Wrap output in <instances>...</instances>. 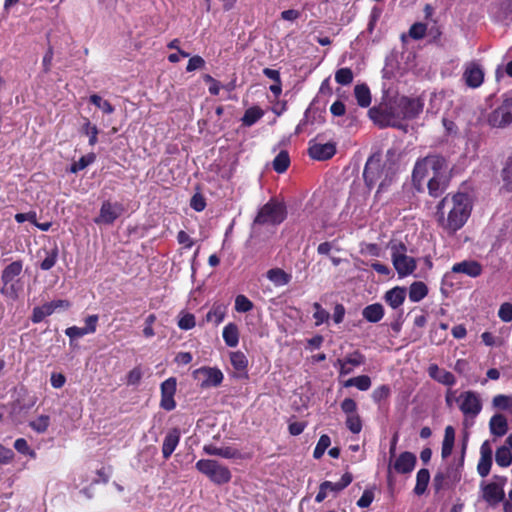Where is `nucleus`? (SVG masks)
I'll list each match as a JSON object with an SVG mask.
<instances>
[{"label": "nucleus", "mask_w": 512, "mask_h": 512, "mask_svg": "<svg viewBox=\"0 0 512 512\" xmlns=\"http://www.w3.org/2000/svg\"><path fill=\"white\" fill-rule=\"evenodd\" d=\"M422 109L423 103L418 98L397 96L372 107L368 115L381 128H403L402 122L417 117Z\"/></svg>", "instance_id": "f257e3e1"}, {"label": "nucleus", "mask_w": 512, "mask_h": 512, "mask_svg": "<svg viewBox=\"0 0 512 512\" xmlns=\"http://www.w3.org/2000/svg\"><path fill=\"white\" fill-rule=\"evenodd\" d=\"M472 205L466 193L445 196L437 206L439 225L449 235L461 229L468 220Z\"/></svg>", "instance_id": "f03ea898"}, {"label": "nucleus", "mask_w": 512, "mask_h": 512, "mask_svg": "<svg viewBox=\"0 0 512 512\" xmlns=\"http://www.w3.org/2000/svg\"><path fill=\"white\" fill-rule=\"evenodd\" d=\"M447 161L440 155H428L415 163L412 182L417 191H423L425 180L446 168Z\"/></svg>", "instance_id": "7ed1b4c3"}, {"label": "nucleus", "mask_w": 512, "mask_h": 512, "mask_svg": "<svg viewBox=\"0 0 512 512\" xmlns=\"http://www.w3.org/2000/svg\"><path fill=\"white\" fill-rule=\"evenodd\" d=\"M23 262L21 260L14 261L7 265L1 273L2 288L0 293L5 297L16 300L22 290L17 277L22 273Z\"/></svg>", "instance_id": "20e7f679"}, {"label": "nucleus", "mask_w": 512, "mask_h": 512, "mask_svg": "<svg viewBox=\"0 0 512 512\" xmlns=\"http://www.w3.org/2000/svg\"><path fill=\"white\" fill-rule=\"evenodd\" d=\"M196 469L204 474L211 482L223 485L230 482L232 474L228 467L221 465L216 460L201 459L196 462Z\"/></svg>", "instance_id": "39448f33"}, {"label": "nucleus", "mask_w": 512, "mask_h": 512, "mask_svg": "<svg viewBox=\"0 0 512 512\" xmlns=\"http://www.w3.org/2000/svg\"><path fill=\"white\" fill-rule=\"evenodd\" d=\"M287 216L286 207L283 203L274 199L267 202L258 212L254 224L279 225Z\"/></svg>", "instance_id": "423d86ee"}, {"label": "nucleus", "mask_w": 512, "mask_h": 512, "mask_svg": "<svg viewBox=\"0 0 512 512\" xmlns=\"http://www.w3.org/2000/svg\"><path fill=\"white\" fill-rule=\"evenodd\" d=\"M391 257L395 270L400 277L410 275L416 269L414 258L406 255V246L401 243H391Z\"/></svg>", "instance_id": "0eeeda50"}, {"label": "nucleus", "mask_w": 512, "mask_h": 512, "mask_svg": "<svg viewBox=\"0 0 512 512\" xmlns=\"http://www.w3.org/2000/svg\"><path fill=\"white\" fill-rule=\"evenodd\" d=\"M193 377L200 381V387L202 389L218 387L224 379V375L220 369L207 366L196 369L193 372Z\"/></svg>", "instance_id": "6e6552de"}, {"label": "nucleus", "mask_w": 512, "mask_h": 512, "mask_svg": "<svg viewBox=\"0 0 512 512\" xmlns=\"http://www.w3.org/2000/svg\"><path fill=\"white\" fill-rule=\"evenodd\" d=\"M123 213L124 207L121 203L106 200L102 203L94 222L97 225H112Z\"/></svg>", "instance_id": "1a4fd4ad"}, {"label": "nucleus", "mask_w": 512, "mask_h": 512, "mask_svg": "<svg viewBox=\"0 0 512 512\" xmlns=\"http://www.w3.org/2000/svg\"><path fill=\"white\" fill-rule=\"evenodd\" d=\"M384 166L385 162L382 163L380 155L369 157L363 172L365 183L369 188H372L377 181H381L385 174Z\"/></svg>", "instance_id": "9d476101"}, {"label": "nucleus", "mask_w": 512, "mask_h": 512, "mask_svg": "<svg viewBox=\"0 0 512 512\" xmlns=\"http://www.w3.org/2000/svg\"><path fill=\"white\" fill-rule=\"evenodd\" d=\"M459 409L465 416L476 417L482 409L479 395L474 391L462 392L457 398Z\"/></svg>", "instance_id": "9b49d317"}, {"label": "nucleus", "mask_w": 512, "mask_h": 512, "mask_svg": "<svg viewBox=\"0 0 512 512\" xmlns=\"http://www.w3.org/2000/svg\"><path fill=\"white\" fill-rule=\"evenodd\" d=\"M417 458L412 452H402L392 462L390 459L388 466V473L391 474L395 471L398 474H409L411 473L416 465Z\"/></svg>", "instance_id": "f8f14e48"}, {"label": "nucleus", "mask_w": 512, "mask_h": 512, "mask_svg": "<svg viewBox=\"0 0 512 512\" xmlns=\"http://www.w3.org/2000/svg\"><path fill=\"white\" fill-rule=\"evenodd\" d=\"M488 124L494 128H503L512 123V116L505 99L502 104L488 115Z\"/></svg>", "instance_id": "ddd939ff"}, {"label": "nucleus", "mask_w": 512, "mask_h": 512, "mask_svg": "<svg viewBox=\"0 0 512 512\" xmlns=\"http://www.w3.org/2000/svg\"><path fill=\"white\" fill-rule=\"evenodd\" d=\"M449 181L448 164L445 170L437 172L435 176H431L427 182L428 192L433 197L440 196L446 189Z\"/></svg>", "instance_id": "4468645a"}, {"label": "nucleus", "mask_w": 512, "mask_h": 512, "mask_svg": "<svg viewBox=\"0 0 512 512\" xmlns=\"http://www.w3.org/2000/svg\"><path fill=\"white\" fill-rule=\"evenodd\" d=\"M365 357L359 351L347 355L344 359H338L334 364L339 368L340 375H348L353 371V366H360L364 364Z\"/></svg>", "instance_id": "2eb2a0df"}, {"label": "nucleus", "mask_w": 512, "mask_h": 512, "mask_svg": "<svg viewBox=\"0 0 512 512\" xmlns=\"http://www.w3.org/2000/svg\"><path fill=\"white\" fill-rule=\"evenodd\" d=\"M465 83L471 88L479 87L484 80V72L478 64H469L463 74Z\"/></svg>", "instance_id": "dca6fc26"}, {"label": "nucleus", "mask_w": 512, "mask_h": 512, "mask_svg": "<svg viewBox=\"0 0 512 512\" xmlns=\"http://www.w3.org/2000/svg\"><path fill=\"white\" fill-rule=\"evenodd\" d=\"M335 153L336 147L333 143H315L309 147L310 157L320 161L330 159Z\"/></svg>", "instance_id": "f3484780"}, {"label": "nucleus", "mask_w": 512, "mask_h": 512, "mask_svg": "<svg viewBox=\"0 0 512 512\" xmlns=\"http://www.w3.org/2000/svg\"><path fill=\"white\" fill-rule=\"evenodd\" d=\"M453 273H463L469 277H478L482 273V266L479 262L474 260H465L455 263L452 266Z\"/></svg>", "instance_id": "a211bd4d"}, {"label": "nucleus", "mask_w": 512, "mask_h": 512, "mask_svg": "<svg viewBox=\"0 0 512 512\" xmlns=\"http://www.w3.org/2000/svg\"><path fill=\"white\" fill-rule=\"evenodd\" d=\"M504 498V490L497 483H489L483 487V499L490 505H496L503 502Z\"/></svg>", "instance_id": "6ab92c4d"}, {"label": "nucleus", "mask_w": 512, "mask_h": 512, "mask_svg": "<svg viewBox=\"0 0 512 512\" xmlns=\"http://www.w3.org/2000/svg\"><path fill=\"white\" fill-rule=\"evenodd\" d=\"M428 374L435 381L447 386H453L456 383V378L451 372L439 368L436 364L429 366Z\"/></svg>", "instance_id": "aec40b11"}, {"label": "nucleus", "mask_w": 512, "mask_h": 512, "mask_svg": "<svg viewBox=\"0 0 512 512\" xmlns=\"http://www.w3.org/2000/svg\"><path fill=\"white\" fill-rule=\"evenodd\" d=\"M324 122V118L321 115L320 112H318L316 109H312L311 107L307 108L303 119L299 122V124L296 127V133H301L306 131L307 127L309 125L314 124H322Z\"/></svg>", "instance_id": "412c9836"}, {"label": "nucleus", "mask_w": 512, "mask_h": 512, "mask_svg": "<svg viewBox=\"0 0 512 512\" xmlns=\"http://www.w3.org/2000/svg\"><path fill=\"white\" fill-rule=\"evenodd\" d=\"M180 441V432L178 429L170 430L164 438L162 445V454L164 459H168L175 451Z\"/></svg>", "instance_id": "4be33fe9"}, {"label": "nucleus", "mask_w": 512, "mask_h": 512, "mask_svg": "<svg viewBox=\"0 0 512 512\" xmlns=\"http://www.w3.org/2000/svg\"><path fill=\"white\" fill-rule=\"evenodd\" d=\"M508 421L502 414H495L490 418L489 430L496 437H502L508 432Z\"/></svg>", "instance_id": "5701e85b"}, {"label": "nucleus", "mask_w": 512, "mask_h": 512, "mask_svg": "<svg viewBox=\"0 0 512 512\" xmlns=\"http://www.w3.org/2000/svg\"><path fill=\"white\" fill-rule=\"evenodd\" d=\"M384 171L385 174L383 175V178L379 183L376 196L379 195L381 192L386 191L388 187L395 181L396 178L397 168L393 162L385 161Z\"/></svg>", "instance_id": "b1692460"}, {"label": "nucleus", "mask_w": 512, "mask_h": 512, "mask_svg": "<svg viewBox=\"0 0 512 512\" xmlns=\"http://www.w3.org/2000/svg\"><path fill=\"white\" fill-rule=\"evenodd\" d=\"M203 451L207 455L220 456L225 459H233L240 456L239 451L230 446L217 447L215 445L209 444L203 447Z\"/></svg>", "instance_id": "393cba45"}, {"label": "nucleus", "mask_w": 512, "mask_h": 512, "mask_svg": "<svg viewBox=\"0 0 512 512\" xmlns=\"http://www.w3.org/2000/svg\"><path fill=\"white\" fill-rule=\"evenodd\" d=\"M405 294V289L395 287L386 292L385 300L393 309H396L403 304L405 300Z\"/></svg>", "instance_id": "a878e982"}, {"label": "nucleus", "mask_w": 512, "mask_h": 512, "mask_svg": "<svg viewBox=\"0 0 512 512\" xmlns=\"http://www.w3.org/2000/svg\"><path fill=\"white\" fill-rule=\"evenodd\" d=\"M224 342L229 347H236L239 343V330L235 323H228L222 333Z\"/></svg>", "instance_id": "bb28decb"}, {"label": "nucleus", "mask_w": 512, "mask_h": 512, "mask_svg": "<svg viewBox=\"0 0 512 512\" xmlns=\"http://www.w3.org/2000/svg\"><path fill=\"white\" fill-rule=\"evenodd\" d=\"M495 461L499 467L507 468L512 464V450L505 444L496 449Z\"/></svg>", "instance_id": "cd10ccee"}, {"label": "nucleus", "mask_w": 512, "mask_h": 512, "mask_svg": "<svg viewBox=\"0 0 512 512\" xmlns=\"http://www.w3.org/2000/svg\"><path fill=\"white\" fill-rule=\"evenodd\" d=\"M266 276L276 286L287 285L291 280V275L280 268L268 270Z\"/></svg>", "instance_id": "c85d7f7f"}, {"label": "nucleus", "mask_w": 512, "mask_h": 512, "mask_svg": "<svg viewBox=\"0 0 512 512\" xmlns=\"http://www.w3.org/2000/svg\"><path fill=\"white\" fill-rule=\"evenodd\" d=\"M362 315L367 321L376 323L383 318V306L378 303L368 305L363 309Z\"/></svg>", "instance_id": "c756f323"}, {"label": "nucleus", "mask_w": 512, "mask_h": 512, "mask_svg": "<svg viewBox=\"0 0 512 512\" xmlns=\"http://www.w3.org/2000/svg\"><path fill=\"white\" fill-rule=\"evenodd\" d=\"M455 441V430L452 426L445 428L444 439L442 442L441 455L442 458H447L451 455Z\"/></svg>", "instance_id": "7c9ffc66"}, {"label": "nucleus", "mask_w": 512, "mask_h": 512, "mask_svg": "<svg viewBox=\"0 0 512 512\" xmlns=\"http://www.w3.org/2000/svg\"><path fill=\"white\" fill-rule=\"evenodd\" d=\"M430 481V473L428 469H420L416 475V485L414 487V493L418 496L425 493L427 486Z\"/></svg>", "instance_id": "2f4dec72"}, {"label": "nucleus", "mask_w": 512, "mask_h": 512, "mask_svg": "<svg viewBox=\"0 0 512 512\" xmlns=\"http://www.w3.org/2000/svg\"><path fill=\"white\" fill-rule=\"evenodd\" d=\"M354 94L357 100V103L361 107H368L371 103V94L367 85L360 84L356 85L354 88Z\"/></svg>", "instance_id": "473e14b6"}, {"label": "nucleus", "mask_w": 512, "mask_h": 512, "mask_svg": "<svg viewBox=\"0 0 512 512\" xmlns=\"http://www.w3.org/2000/svg\"><path fill=\"white\" fill-rule=\"evenodd\" d=\"M427 293V286L423 282H414L409 288V299L412 302H419Z\"/></svg>", "instance_id": "72a5a7b5"}, {"label": "nucleus", "mask_w": 512, "mask_h": 512, "mask_svg": "<svg viewBox=\"0 0 512 512\" xmlns=\"http://www.w3.org/2000/svg\"><path fill=\"white\" fill-rule=\"evenodd\" d=\"M227 307L224 304L215 303L213 304L210 311L207 313L206 318L208 321H213L215 324L221 323L226 315Z\"/></svg>", "instance_id": "f704fd0d"}, {"label": "nucleus", "mask_w": 512, "mask_h": 512, "mask_svg": "<svg viewBox=\"0 0 512 512\" xmlns=\"http://www.w3.org/2000/svg\"><path fill=\"white\" fill-rule=\"evenodd\" d=\"M352 480H353L352 475L347 472V473L343 474L340 481H338L336 483H333L330 481H324L323 484H324V487L327 488L328 491L339 492V491L343 490L344 488H346L352 482Z\"/></svg>", "instance_id": "c9c22d12"}, {"label": "nucleus", "mask_w": 512, "mask_h": 512, "mask_svg": "<svg viewBox=\"0 0 512 512\" xmlns=\"http://www.w3.org/2000/svg\"><path fill=\"white\" fill-rule=\"evenodd\" d=\"M345 387L355 386L361 391H367L371 387V379L367 375L350 378L344 382Z\"/></svg>", "instance_id": "e433bc0d"}, {"label": "nucleus", "mask_w": 512, "mask_h": 512, "mask_svg": "<svg viewBox=\"0 0 512 512\" xmlns=\"http://www.w3.org/2000/svg\"><path fill=\"white\" fill-rule=\"evenodd\" d=\"M230 362L233 368L239 372L246 371L248 367V359L245 354L241 351H235L230 353Z\"/></svg>", "instance_id": "4c0bfd02"}, {"label": "nucleus", "mask_w": 512, "mask_h": 512, "mask_svg": "<svg viewBox=\"0 0 512 512\" xmlns=\"http://www.w3.org/2000/svg\"><path fill=\"white\" fill-rule=\"evenodd\" d=\"M290 164V158L286 151H280L273 160V169L278 173H283L287 170Z\"/></svg>", "instance_id": "58836bf2"}, {"label": "nucleus", "mask_w": 512, "mask_h": 512, "mask_svg": "<svg viewBox=\"0 0 512 512\" xmlns=\"http://www.w3.org/2000/svg\"><path fill=\"white\" fill-rule=\"evenodd\" d=\"M263 114V111L259 107H251L247 109L242 117L243 125L252 126L263 116Z\"/></svg>", "instance_id": "ea45409f"}, {"label": "nucleus", "mask_w": 512, "mask_h": 512, "mask_svg": "<svg viewBox=\"0 0 512 512\" xmlns=\"http://www.w3.org/2000/svg\"><path fill=\"white\" fill-rule=\"evenodd\" d=\"M50 425V417L48 415H40L29 422V426L37 433H44Z\"/></svg>", "instance_id": "a19ab883"}, {"label": "nucleus", "mask_w": 512, "mask_h": 512, "mask_svg": "<svg viewBox=\"0 0 512 512\" xmlns=\"http://www.w3.org/2000/svg\"><path fill=\"white\" fill-rule=\"evenodd\" d=\"M503 187L512 192V155L507 159L502 169Z\"/></svg>", "instance_id": "79ce46f5"}, {"label": "nucleus", "mask_w": 512, "mask_h": 512, "mask_svg": "<svg viewBox=\"0 0 512 512\" xmlns=\"http://www.w3.org/2000/svg\"><path fill=\"white\" fill-rule=\"evenodd\" d=\"M335 81L340 85H349L353 81V72L350 68H340L335 73Z\"/></svg>", "instance_id": "37998d69"}, {"label": "nucleus", "mask_w": 512, "mask_h": 512, "mask_svg": "<svg viewBox=\"0 0 512 512\" xmlns=\"http://www.w3.org/2000/svg\"><path fill=\"white\" fill-rule=\"evenodd\" d=\"M330 444H331L330 437L326 434L321 435V437L319 438L318 443L314 449L313 457L315 459H320L324 455L326 449L330 446Z\"/></svg>", "instance_id": "c03bdc74"}, {"label": "nucleus", "mask_w": 512, "mask_h": 512, "mask_svg": "<svg viewBox=\"0 0 512 512\" xmlns=\"http://www.w3.org/2000/svg\"><path fill=\"white\" fill-rule=\"evenodd\" d=\"M95 158V154L93 153L82 156L77 162L71 165L70 171L72 173H77L85 169L88 165L92 164L95 161Z\"/></svg>", "instance_id": "a18cd8bd"}, {"label": "nucleus", "mask_w": 512, "mask_h": 512, "mask_svg": "<svg viewBox=\"0 0 512 512\" xmlns=\"http://www.w3.org/2000/svg\"><path fill=\"white\" fill-rule=\"evenodd\" d=\"M90 102L106 114H112L114 112V107L111 105V103L102 99V97L97 94L90 96Z\"/></svg>", "instance_id": "49530a36"}, {"label": "nucleus", "mask_w": 512, "mask_h": 512, "mask_svg": "<svg viewBox=\"0 0 512 512\" xmlns=\"http://www.w3.org/2000/svg\"><path fill=\"white\" fill-rule=\"evenodd\" d=\"M82 132L89 137V144L94 146L98 141V128L95 125H92L88 119L85 120V123L82 126Z\"/></svg>", "instance_id": "de8ad7c7"}, {"label": "nucleus", "mask_w": 512, "mask_h": 512, "mask_svg": "<svg viewBox=\"0 0 512 512\" xmlns=\"http://www.w3.org/2000/svg\"><path fill=\"white\" fill-rule=\"evenodd\" d=\"M346 426L353 434H359L362 430V420L359 414H353L346 417Z\"/></svg>", "instance_id": "09e8293b"}, {"label": "nucleus", "mask_w": 512, "mask_h": 512, "mask_svg": "<svg viewBox=\"0 0 512 512\" xmlns=\"http://www.w3.org/2000/svg\"><path fill=\"white\" fill-rule=\"evenodd\" d=\"M313 308L315 310L314 314H313V318L315 319V324L317 326L328 321V319L330 317L328 311H326L324 308H322V306L318 302H315L313 304Z\"/></svg>", "instance_id": "8fccbe9b"}, {"label": "nucleus", "mask_w": 512, "mask_h": 512, "mask_svg": "<svg viewBox=\"0 0 512 512\" xmlns=\"http://www.w3.org/2000/svg\"><path fill=\"white\" fill-rule=\"evenodd\" d=\"M493 406L501 410H509L512 407V396L496 395L492 400Z\"/></svg>", "instance_id": "3c124183"}, {"label": "nucleus", "mask_w": 512, "mask_h": 512, "mask_svg": "<svg viewBox=\"0 0 512 512\" xmlns=\"http://www.w3.org/2000/svg\"><path fill=\"white\" fill-rule=\"evenodd\" d=\"M253 308V303L245 296L238 295L235 299V310L237 312L245 313Z\"/></svg>", "instance_id": "603ef678"}, {"label": "nucleus", "mask_w": 512, "mask_h": 512, "mask_svg": "<svg viewBox=\"0 0 512 512\" xmlns=\"http://www.w3.org/2000/svg\"><path fill=\"white\" fill-rule=\"evenodd\" d=\"M143 376L141 367L137 366L130 370L126 376V384L128 386H136L140 383Z\"/></svg>", "instance_id": "864d4df0"}, {"label": "nucleus", "mask_w": 512, "mask_h": 512, "mask_svg": "<svg viewBox=\"0 0 512 512\" xmlns=\"http://www.w3.org/2000/svg\"><path fill=\"white\" fill-rule=\"evenodd\" d=\"M58 258V249L57 247L53 248L51 251L47 253L45 259L41 262L40 267L42 270H50L57 261Z\"/></svg>", "instance_id": "5fc2aeb1"}, {"label": "nucleus", "mask_w": 512, "mask_h": 512, "mask_svg": "<svg viewBox=\"0 0 512 512\" xmlns=\"http://www.w3.org/2000/svg\"><path fill=\"white\" fill-rule=\"evenodd\" d=\"M492 458L480 457L477 465V472L481 477H486L491 470Z\"/></svg>", "instance_id": "6e6d98bb"}, {"label": "nucleus", "mask_w": 512, "mask_h": 512, "mask_svg": "<svg viewBox=\"0 0 512 512\" xmlns=\"http://www.w3.org/2000/svg\"><path fill=\"white\" fill-rule=\"evenodd\" d=\"M498 317L503 322H511L512 321V303L505 302L500 305L498 310Z\"/></svg>", "instance_id": "4d7b16f0"}, {"label": "nucleus", "mask_w": 512, "mask_h": 512, "mask_svg": "<svg viewBox=\"0 0 512 512\" xmlns=\"http://www.w3.org/2000/svg\"><path fill=\"white\" fill-rule=\"evenodd\" d=\"M341 410L346 414V417L357 414V403L351 398H345L341 402Z\"/></svg>", "instance_id": "13d9d810"}, {"label": "nucleus", "mask_w": 512, "mask_h": 512, "mask_svg": "<svg viewBox=\"0 0 512 512\" xmlns=\"http://www.w3.org/2000/svg\"><path fill=\"white\" fill-rule=\"evenodd\" d=\"M374 500V492L372 489L364 490L362 496L357 501V506L360 508H367Z\"/></svg>", "instance_id": "bf43d9fd"}, {"label": "nucleus", "mask_w": 512, "mask_h": 512, "mask_svg": "<svg viewBox=\"0 0 512 512\" xmlns=\"http://www.w3.org/2000/svg\"><path fill=\"white\" fill-rule=\"evenodd\" d=\"M177 382L174 377H170L161 384V394L175 395Z\"/></svg>", "instance_id": "052dcab7"}, {"label": "nucleus", "mask_w": 512, "mask_h": 512, "mask_svg": "<svg viewBox=\"0 0 512 512\" xmlns=\"http://www.w3.org/2000/svg\"><path fill=\"white\" fill-rule=\"evenodd\" d=\"M190 206L197 212H201L206 207V201L202 194L196 193L192 196Z\"/></svg>", "instance_id": "680f3d73"}, {"label": "nucleus", "mask_w": 512, "mask_h": 512, "mask_svg": "<svg viewBox=\"0 0 512 512\" xmlns=\"http://www.w3.org/2000/svg\"><path fill=\"white\" fill-rule=\"evenodd\" d=\"M426 25L423 24V23H415L411 26L410 30H409V35L413 38V39H421L425 36L426 34Z\"/></svg>", "instance_id": "e2e57ef3"}, {"label": "nucleus", "mask_w": 512, "mask_h": 512, "mask_svg": "<svg viewBox=\"0 0 512 512\" xmlns=\"http://www.w3.org/2000/svg\"><path fill=\"white\" fill-rule=\"evenodd\" d=\"M205 66V61L201 56H193L189 59L186 71L192 72L197 69H202Z\"/></svg>", "instance_id": "0e129e2a"}, {"label": "nucleus", "mask_w": 512, "mask_h": 512, "mask_svg": "<svg viewBox=\"0 0 512 512\" xmlns=\"http://www.w3.org/2000/svg\"><path fill=\"white\" fill-rule=\"evenodd\" d=\"M65 334L70 339H75V338H81L89 333L86 331L85 327L72 326V327H68L65 330Z\"/></svg>", "instance_id": "69168bd1"}, {"label": "nucleus", "mask_w": 512, "mask_h": 512, "mask_svg": "<svg viewBox=\"0 0 512 512\" xmlns=\"http://www.w3.org/2000/svg\"><path fill=\"white\" fill-rule=\"evenodd\" d=\"M195 324V317L192 314H185L178 321V326L184 330L192 329Z\"/></svg>", "instance_id": "338daca9"}, {"label": "nucleus", "mask_w": 512, "mask_h": 512, "mask_svg": "<svg viewBox=\"0 0 512 512\" xmlns=\"http://www.w3.org/2000/svg\"><path fill=\"white\" fill-rule=\"evenodd\" d=\"M14 448L22 454H30L31 456H34L35 453L30 449L27 441L24 438H18L14 442Z\"/></svg>", "instance_id": "774afa93"}]
</instances>
